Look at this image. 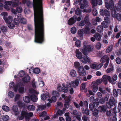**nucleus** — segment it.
I'll return each mask as SVG.
<instances>
[{"mask_svg": "<svg viewBox=\"0 0 121 121\" xmlns=\"http://www.w3.org/2000/svg\"><path fill=\"white\" fill-rule=\"evenodd\" d=\"M70 74L71 76L73 77H75L77 75L76 72L74 70H72L71 71Z\"/></svg>", "mask_w": 121, "mask_h": 121, "instance_id": "32", "label": "nucleus"}, {"mask_svg": "<svg viewBox=\"0 0 121 121\" xmlns=\"http://www.w3.org/2000/svg\"><path fill=\"white\" fill-rule=\"evenodd\" d=\"M17 104L18 106L20 108H24L25 106V104L21 102H18Z\"/></svg>", "mask_w": 121, "mask_h": 121, "instance_id": "34", "label": "nucleus"}, {"mask_svg": "<svg viewBox=\"0 0 121 121\" xmlns=\"http://www.w3.org/2000/svg\"><path fill=\"white\" fill-rule=\"evenodd\" d=\"M80 50L84 55L82 57V54L78 49H76L75 51L76 56L80 61L83 63L86 64L87 62H90L89 57L87 56L88 52H90L92 50V48L90 45H84Z\"/></svg>", "mask_w": 121, "mask_h": 121, "instance_id": "2", "label": "nucleus"}, {"mask_svg": "<svg viewBox=\"0 0 121 121\" xmlns=\"http://www.w3.org/2000/svg\"><path fill=\"white\" fill-rule=\"evenodd\" d=\"M52 95H54V96H59V93L57 92L56 91H53L52 93Z\"/></svg>", "mask_w": 121, "mask_h": 121, "instance_id": "55", "label": "nucleus"}, {"mask_svg": "<svg viewBox=\"0 0 121 121\" xmlns=\"http://www.w3.org/2000/svg\"><path fill=\"white\" fill-rule=\"evenodd\" d=\"M114 18H115L119 21H121V14L120 13L115 14Z\"/></svg>", "mask_w": 121, "mask_h": 121, "instance_id": "18", "label": "nucleus"}, {"mask_svg": "<svg viewBox=\"0 0 121 121\" xmlns=\"http://www.w3.org/2000/svg\"><path fill=\"white\" fill-rule=\"evenodd\" d=\"M8 95L9 97L12 98L14 96L13 93L12 91H10L8 93Z\"/></svg>", "mask_w": 121, "mask_h": 121, "instance_id": "50", "label": "nucleus"}, {"mask_svg": "<svg viewBox=\"0 0 121 121\" xmlns=\"http://www.w3.org/2000/svg\"><path fill=\"white\" fill-rule=\"evenodd\" d=\"M108 0H104L105 5L108 9H110L111 11L112 16L113 17V0H110L108 2Z\"/></svg>", "mask_w": 121, "mask_h": 121, "instance_id": "3", "label": "nucleus"}, {"mask_svg": "<svg viewBox=\"0 0 121 121\" xmlns=\"http://www.w3.org/2000/svg\"><path fill=\"white\" fill-rule=\"evenodd\" d=\"M78 73L79 75L80 76H84L86 75V72L85 70H84L81 72H80Z\"/></svg>", "mask_w": 121, "mask_h": 121, "instance_id": "39", "label": "nucleus"}, {"mask_svg": "<svg viewBox=\"0 0 121 121\" xmlns=\"http://www.w3.org/2000/svg\"><path fill=\"white\" fill-rule=\"evenodd\" d=\"M33 116V114L32 112L28 113V115H27L26 117V119H29L31 117H32Z\"/></svg>", "mask_w": 121, "mask_h": 121, "instance_id": "51", "label": "nucleus"}, {"mask_svg": "<svg viewBox=\"0 0 121 121\" xmlns=\"http://www.w3.org/2000/svg\"><path fill=\"white\" fill-rule=\"evenodd\" d=\"M95 101V102H94L93 103H95V105L98 107V105L99 104V101L98 99L97 98H96Z\"/></svg>", "mask_w": 121, "mask_h": 121, "instance_id": "53", "label": "nucleus"}, {"mask_svg": "<svg viewBox=\"0 0 121 121\" xmlns=\"http://www.w3.org/2000/svg\"><path fill=\"white\" fill-rule=\"evenodd\" d=\"M101 47V44L100 43H97L96 44V47L97 49H99Z\"/></svg>", "mask_w": 121, "mask_h": 121, "instance_id": "60", "label": "nucleus"}, {"mask_svg": "<svg viewBox=\"0 0 121 121\" xmlns=\"http://www.w3.org/2000/svg\"><path fill=\"white\" fill-rule=\"evenodd\" d=\"M77 69H78V73L79 72H81L82 70H85L83 67L82 66H80Z\"/></svg>", "mask_w": 121, "mask_h": 121, "instance_id": "57", "label": "nucleus"}, {"mask_svg": "<svg viewBox=\"0 0 121 121\" xmlns=\"http://www.w3.org/2000/svg\"><path fill=\"white\" fill-rule=\"evenodd\" d=\"M78 34L80 37L79 38L80 39H82L83 36V33L82 31L79 30L78 31Z\"/></svg>", "mask_w": 121, "mask_h": 121, "instance_id": "27", "label": "nucleus"}, {"mask_svg": "<svg viewBox=\"0 0 121 121\" xmlns=\"http://www.w3.org/2000/svg\"><path fill=\"white\" fill-rule=\"evenodd\" d=\"M35 24V41L42 43L44 41V29L42 0H33Z\"/></svg>", "mask_w": 121, "mask_h": 121, "instance_id": "1", "label": "nucleus"}, {"mask_svg": "<svg viewBox=\"0 0 121 121\" xmlns=\"http://www.w3.org/2000/svg\"><path fill=\"white\" fill-rule=\"evenodd\" d=\"M70 31L72 34H75L76 32L77 29L75 27H73L71 28Z\"/></svg>", "mask_w": 121, "mask_h": 121, "instance_id": "38", "label": "nucleus"}, {"mask_svg": "<svg viewBox=\"0 0 121 121\" xmlns=\"http://www.w3.org/2000/svg\"><path fill=\"white\" fill-rule=\"evenodd\" d=\"M75 46L78 47H80L81 46V41L79 40H77L75 42Z\"/></svg>", "mask_w": 121, "mask_h": 121, "instance_id": "41", "label": "nucleus"}, {"mask_svg": "<svg viewBox=\"0 0 121 121\" xmlns=\"http://www.w3.org/2000/svg\"><path fill=\"white\" fill-rule=\"evenodd\" d=\"M80 79H77L75 80L73 82V83L75 84V85L76 86H77L79 84V82Z\"/></svg>", "mask_w": 121, "mask_h": 121, "instance_id": "43", "label": "nucleus"}, {"mask_svg": "<svg viewBox=\"0 0 121 121\" xmlns=\"http://www.w3.org/2000/svg\"><path fill=\"white\" fill-rule=\"evenodd\" d=\"M108 61L109 62V58L107 55H105L101 58L100 60V62L103 63L106 62Z\"/></svg>", "mask_w": 121, "mask_h": 121, "instance_id": "11", "label": "nucleus"}, {"mask_svg": "<svg viewBox=\"0 0 121 121\" xmlns=\"http://www.w3.org/2000/svg\"><path fill=\"white\" fill-rule=\"evenodd\" d=\"M46 114L47 112L45 111H44L42 112L40 114V117H44L45 115Z\"/></svg>", "mask_w": 121, "mask_h": 121, "instance_id": "63", "label": "nucleus"}, {"mask_svg": "<svg viewBox=\"0 0 121 121\" xmlns=\"http://www.w3.org/2000/svg\"><path fill=\"white\" fill-rule=\"evenodd\" d=\"M12 110L15 113L16 115H18V109L17 105H15L13 106L12 107Z\"/></svg>", "mask_w": 121, "mask_h": 121, "instance_id": "17", "label": "nucleus"}, {"mask_svg": "<svg viewBox=\"0 0 121 121\" xmlns=\"http://www.w3.org/2000/svg\"><path fill=\"white\" fill-rule=\"evenodd\" d=\"M30 80V77L28 75L22 78V80L24 82L27 83L29 82Z\"/></svg>", "mask_w": 121, "mask_h": 121, "instance_id": "14", "label": "nucleus"}, {"mask_svg": "<svg viewBox=\"0 0 121 121\" xmlns=\"http://www.w3.org/2000/svg\"><path fill=\"white\" fill-rule=\"evenodd\" d=\"M92 91L94 92H96L98 89V87L97 85H93L92 87Z\"/></svg>", "mask_w": 121, "mask_h": 121, "instance_id": "30", "label": "nucleus"}, {"mask_svg": "<svg viewBox=\"0 0 121 121\" xmlns=\"http://www.w3.org/2000/svg\"><path fill=\"white\" fill-rule=\"evenodd\" d=\"M20 22L21 23L25 24L26 23V20L24 18H22L20 20Z\"/></svg>", "mask_w": 121, "mask_h": 121, "instance_id": "52", "label": "nucleus"}, {"mask_svg": "<svg viewBox=\"0 0 121 121\" xmlns=\"http://www.w3.org/2000/svg\"><path fill=\"white\" fill-rule=\"evenodd\" d=\"M108 16H106L104 18V20L105 22H106L107 23H108L110 22V19Z\"/></svg>", "mask_w": 121, "mask_h": 121, "instance_id": "54", "label": "nucleus"}, {"mask_svg": "<svg viewBox=\"0 0 121 121\" xmlns=\"http://www.w3.org/2000/svg\"><path fill=\"white\" fill-rule=\"evenodd\" d=\"M21 116L19 117V119L20 120L23 119L24 117L26 119V117L28 115V112L26 111L22 110L21 112Z\"/></svg>", "mask_w": 121, "mask_h": 121, "instance_id": "6", "label": "nucleus"}, {"mask_svg": "<svg viewBox=\"0 0 121 121\" xmlns=\"http://www.w3.org/2000/svg\"><path fill=\"white\" fill-rule=\"evenodd\" d=\"M107 23H106V22L105 21L101 23L102 26L103 28H107L108 27V26L107 24Z\"/></svg>", "mask_w": 121, "mask_h": 121, "instance_id": "48", "label": "nucleus"}, {"mask_svg": "<svg viewBox=\"0 0 121 121\" xmlns=\"http://www.w3.org/2000/svg\"><path fill=\"white\" fill-rule=\"evenodd\" d=\"M77 19V17L76 15L73 16V17L70 18L68 21V24L72 25L74 24L76 22Z\"/></svg>", "mask_w": 121, "mask_h": 121, "instance_id": "5", "label": "nucleus"}, {"mask_svg": "<svg viewBox=\"0 0 121 121\" xmlns=\"http://www.w3.org/2000/svg\"><path fill=\"white\" fill-rule=\"evenodd\" d=\"M97 107L95 104V103H90L89 104V107L90 109V110H92L94 108L95 109Z\"/></svg>", "mask_w": 121, "mask_h": 121, "instance_id": "19", "label": "nucleus"}, {"mask_svg": "<svg viewBox=\"0 0 121 121\" xmlns=\"http://www.w3.org/2000/svg\"><path fill=\"white\" fill-rule=\"evenodd\" d=\"M24 101L26 103H28L30 102V98L29 96H26L23 98Z\"/></svg>", "mask_w": 121, "mask_h": 121, "instance_id": "25", "label": "nucleus"}, {"mask_svg": "<svg viewBox=\"0 0 121 121\" xmlns=\"http://www.w3.org/2000/svg\"><path fill=\"white\" fill-rule=\"evenodd\" d=\"M9 117L7 115H4L2 117V119L4 121H7L9 120Z\"/></svg>", "mask_w": 121, "mask_h": 121, "instance_id": "44", "label": "nucleus"}, {"mask_svg": "<svg viewBox=\"0 0 121 121\" xmlns=\"http://www.w3.org/2000/svg\"><path fill=\"white\" fill-rule=\"evenodd\" d=\"M33 72L36 74H38L40 72V70L38 68H35L33 69Z\"/></svg>", "mask_w": 121, "mask_h": 121, "instance_id": "35", "label": "nucleus"}, {"mask_svg": "<svg viewBox=\"0 0 121 121\" xmlns=\"http://www.w3.org/2000/svg\"><path fill=\"white\" fill-rule=\"evenodd\" d=\"M1 15L3 16V18L6 23H7L9 21H12V17L10 16H9L8 18L6 17L8 15L7 13L6 12H3L1 13Z\"/></svg>", "mask_w": 121, "mask_h": 121, "instance_id": "4", "label": "nucleus"}, {"mask_svg": "<svg viewBox=\"0 0 121 121\" xmlns=\"http://www.w3.org/2000/svg\"><path fill=\"white\" fill-rule=\"evenodd\" d=\"M121 1V0H119L118 5L116 7V9L118 11L121 10V4L120 3Z\"/></svg>", "mask_w": 121, "mask_h": 121, "instance_id": "33", "label": "nucleus"}, {"mask_svg": "<svg viewBox=\"0 0 121 121\" xmlns=\"http://www.w3.org/2000/svg\"><path fill=\"white\" fill-rule=\"evenodd\" d=\"M99 12L100 14L102 16L104 15L106 16H110L109 12L107 9H105L103 10V9H100Z\"/></svg>", "mask_w": 121, "mask_h": 121, "instance_id": "8", "label": "nucleus"}, {"mask_svg": "<svg viewBox=\"0 0 121 121\" xmlns=\"http://www.w3.org/2000/svg\"><path fill=\"white\" fill-rule=\"evenodd\" d=\"M22 7L18 6L16 8V9H12V12L15 14H16L17 13H20L22 12Z\"/></svg>", "mask_w": 121, "mask_h": 121, "instance_id": "9", "label": "nucleus"}, {"mask_svg": "<svg viewBox=\"0 0 121 121\" xmlns=\"http://www.w3.org/2000/svg\"><path fill=\"white\" fill-rule=\"evenodd\" d=\"M103 77L104 78H106L107 80H108L109 82L111 83L112 82L113 85V83L112 82V78L110 76L105 75H103Z\"/></svg>", "mask_w": 121, "mask_h": 121, "instance_id": "22", "label": "nucleus"}, {"mask_svg": "<svg viewBox=\"0 0 121 121\" xmlns=\"http://www.w3.org/2000/svg\"><path fill=\"white\" fill-rule=\"evenodd\" d=\"M93 111V113L94 116L96 117L98 116V114L99 111L98 110H97L95 108L94 110V111Z\"/></svg>", "mask_w": 121, "mask_h": 121, "instance_id": "42", "label": "nucleus"}, {"mask_svg": "<svg viewBox=\"0 0 121 121\" xmlns=\"http://www.w3.org/2000/svg\"><path fill=\"white\" fill-rule=\"evenodd\" d=\"M85 24V23L84 22V21L83 20H82L80 22L79 24V26H84Z\"/></svg>", "mask_w": 121, "mask_h": 121, "instance_id": "59", "label": "nucleus"}, {"mask_svg": "<svg viewBox=\"0 0 121 121\" xmlns=\"http://www.w3.org/2000/svg\"><path fill=\"white\" fill-rule=\"evenodd\" d=\"M12 21H9L7 23H8V27L10 29L13 28L15 27L14 25L12 22H12Z\"/></svg>", "mask_w": 121, "mask_h": 121, "instance_id": "21", "label": "nucleus"}, {"mask_svg": "<svg viewBox=\"0 0 121 121\" xmlns=\"http://www.w3.org/2000/svg\"><path fill=\"white\" fill-rule=\"evenodd\" d=\"M90 110H88V108H85V109L83 108L82 110V112L83 114L85 113L86 115L88 116L89 115Z\"/></svg>", "mask_w": 121, "mask_h": 121, "instance_id": "29", "label": "nucleus"}, {"mask_svg": "<svg viewBox=\"0 0 121 121\" xmlns=\"http://www.w3.org/2000/svg\"><path fill=\"white\" fill-rule=\"evenodd\" d=\"M82 30L85 34H89L90 33V28L86 25L82 29Z\"/></svg>", "mask_w": 121, "mask_h": 121, "instance_id": "12", "label": "nucleus"}, {"mask_svg": "<svg viewBox=\"0 0 121 121\" xmlns=\"http://www.w3.org/2000/svg\"><path fill=\"white\" fill-rule=\"evenodd\" d=\"M103 78L102 81L105 85H106L107 83L108 80L106 78H104L103 76L102 78Z\"/></svg>", "mask_w": 121, "mask_h": 121, "instance_id": "62", "label": "nucleus"}, {"mask_svg": "<svg viewBox=\"0 0 121 121\" xmlns=\"http://www.w3.org/2000/svg\"><path fill=\"white\" fill-rule=\"evenodd\" d=\"M82 11L79 8H77L76 9L75 13L77 15H79L81 14Z\"/></svg>", "mask_w": 121, "mask_h": 121, "instance_id": "31", "label": "nucleus"}, {"mask_svg": "<svg viewBox=\"0 0 121 121\" xmlns=\"http://www.w3.org/2000/svg\"><path fill=\"white\" fill-rule=\"evenodd\" d=\"M27 109L30 111H33L35 110V107L33 105H29L27 107Z\"/></svg>", "mask_w": 121, "mask_h": 121, "instance_id": "23", "label": "nucleus"}, {"mask_svg": "<svg viewBox=\"0 0 121 121\" xmlns=\"http://www.w3.org/2000/svg\"><path fill=\"white\" fill-rule=\"evenodd\" d=\"M12 2L11 1L5 2V4L3 6L4 9L8 11L10 10V6L12 5Z\"/></svg>", "mask_w": 121, "mask_h": 121, "instance_id": "7", "label": "nucleus"}, {"mask_svg": "<svg viewBox=\"0 0 121 121\" xmlns=\"http://www.w3.org/2000/svg\"><path fill=\"white\" fill-rule=\"evenodd\" d=\"M13 22L16 25H18L20 22L19 20L16 18L14 19Z\"/></svg>", "mask_w": 121, "mask_h": 121, "instance_id": "46", "label": "nucleus"}, {"mask_svg": "<svg viewBox=\"0 0 121 121\" xmlns=\"http://www.w3.org/2000/svg\"><path fill=\"white\" fill-rule=\"evenodd\" d=\"M25 74L24 71H20L19 73V76L20 77H22Z\"/></svg>", "mask_w": 121, "mask_h": 121, "instance_id": "58", "label": "nucleus"}, {"mask_svg": "<svg viewBox=\"0 0 121 121\" xmlns=\"http://www.w3.org/2000/svg\"><path fill=\"white\" fill-rule=\"evenodd\" d=\"M19 92L20 93H22L24 92V87H20L18 89Z\"/></svg>", "mask_w": 121, "mask_h": 121, "instance_id": "47", "label": "nucleus"}, {"mask_svg": "<svg viewBox=\"0 0 121 121\" xmlns=\"http://www.w3.org/2000/svg\"><path fill=\"white\" fill-rule=\"evenodd\" d=\"M74 65L76 69H78L80 66L79 63L78 61H76L74 62Z\"/></svg>", "mask_w": 121, "mask_h": 121, "instance_id": "36", "label": "nucleus"}, {"mask_svg": "<svg viewBox=\"0 0 121 121\" xmlns=\"http://www.w3.org/2000/svg\"><path fill=\"white\" fill-rule=\"evenodd\" d=\"M1 29L2 31L3 32H6L7 30V28L4 26H3L1 28Z\"/></svg>", "mask_w": 121, "mask_h": 121, "instance_id": "49", "label": "nucleus"}, {"mask_svg": "<svg viewBox=\"0 0 121 121\" xmlns=\"http://www.w3.org/2000/svg\"><path fill=\"white\" fill-rule=\"evenodd\" d=\"M48 95L47 94H43L41 95V99L42 100H44L46 98L48 97Z\"/></svg>", "mask_w": 121, "mask_h": 121, "instance_id": "24", "label": "nucleus"}, {"mask_svg": "<svg viewBox=\"0 0 121 121\" xmlns=\"http://www.w3.org/2000/svg\"><path fill=\"white\" fill-rule=\"evenodd\" d=\"M96 30L98 32H102L103 31V28L101 25L98 26L96 28Z\"/></svg>", "mask_w": 121, "mask_h": 121, "instance_id": "28", "label": "nucleus"}, {"mask_svg": "<svg viewBox=\"0 0 121 121\" xmlns=\"http://www.w3.org/2000/svg\"><path fill=\"white\" fill-rule=\"evenodd\" d=\"M108 98L106 97H103L100 99L99 100V103L101 104H103L106 101L108 100Z\"/></svg>", "mask_w": 121, "mask_h": 121, "instance_id": "16", "label": "nucleus"}, {"mask_svg": "<svg viewBox=\"0 0 121 121\" xmlns=\"http://www.w3.org/2000/svg\"><path fill=\"white\" fill-rule=\"evenodd\" d=\"M63 87L61 88V91L64 93H67L69 91L68 87L65 86L64 84H62Z\"/></svg>", "mask_w": 121, "mask_h": 121, "instance_id": "13", "label": "nucleus"}, {"mask_svg": "<svg viewBox=\"0 0 121 121\" xmlns=\"http://www.w3.org/2000/svg\"><path fill=\"white\" fill-rule=\"evenodd\" d=\"M30 99L33 101L35 102L37 100V98L36 96L35 95H32L30 96Z\"/></svg>", "mask_w": 121, "mask_h": 121, "instance_id": "26", "label": "nucleus"}, {"mask_svg": "<svg viewBox=\"0 0 121 121\" xmlns=\"http://www.w3.org/2000/svg\"><path fill=\"white\" fill-rule=\"evenodd\" d=\"M94 36L97 40L99 41L101 39V36L99 33H97L95 34Z\"/></svg>", "mask_w": 121, "mask_h": 121, "instance_id": "20", "label": "nucleus"}, {"mask_svg": "<svg viewBox=\"0 0 121 121\" xmlns=\"http://www.w3.org/2000/svg\"><path fill=\"white\" fill-rule=\"evenodd\" d=\"M106 105L107 107L109 108H111L112 106L113 105V100L111 98L109 100L108 102H107L106 103Z\"/></svg>", "mask_w": 121, "mask_h": 121, "instance_id": "10", "label": "nucleus"}, {"mask_svg": "<svg viewBox=\"0 0 121 121\" xmlns=\"http://www.w3.org/2000/svg\"><path fill=\"white\" fill-rule=\"evenodd\" d=\"M113 70V66H112L111 68L108 69L106 71V72L107 73H109L111 71H112Z\"/></svg>", "mask_w": 121, "mask_h": 121, "instance_id": "61", "label": "nucleus"}, {"mask_svg": "<svg viewBox=\"0 0 121 121\" xmlns=\"http://www.w3.org/2000/svg\"><path fill=\"white\" fill-rule=\"evenodd\" d=\"M88 118V117L85 115H83L82 118V120L83 121H87Z\"/></svg>", "mask_w": 121, "mask_h": 121, "instance_id": "64", "label": "nucleus"}, {"mask_svg": "<svg viewBox=\"0 0 121 121\" xmlns=\"http://www.w3.org/2000/svg\"><path fill=\"white\" fill-rule=\"evenodd\" d=\"M112 45L109 46L106 49V53H108L112 50Z\"/></svg>", "mask_w": 121, "mask_h": 121, "instance_id": "37", "label": "nucleus"}, {"mask_svg": "<svg viewBox=\"0 0 121 121\" xmlns=\"http://www.w3.org/2000/svg\"><path fill=\"white\" fill-rule=\"evenodd\" d=\"M97 0H91V4L93 6H95L97 5Z\"/></svg>", "mask_w": 121, "mask_h": 121, "instance_id": "40", "label": "nucleus"}, {"mask_svg": "<svg viewBox=\"0 0 121 121\" xmlns=\"http://www.w3.org/2000/svg\"><path fill=\"white\" fill-rule=\"evenodd\" d=\"M65 103L66 104H69L70 101V98L67 97H66V98L65 99Z\"/></svg>", "mask_w": 121, "mask_h": 121, "instance_id": "56", "label": "nucleus"}, {"mask_svg": "<svg viewBox=\"0 0 121 121\" xmlns=\"http://www.w3.org/2000/svg\"><path fill=\"white\" fill-rule=\"evenodd\" d=\"M98 109L99 111L100 112H105L106 111V108L104 105L99 107Z\"/></svg>", "mask_w": 121, "mask_h": 121, "instance_id": "15", "label": "nucleus"}, {"mask_svg": "<svg viewBox=\"0 0 121 121\" xmlns=\"http://www.w3.org/2000/svg\"><path fill=\"white\" fill-rule=\"evenodd\" d=\"M2 109L4 111H8L9 110V108L7 106H3L2 107Z\"/></svg>", "mask_w": 121, "mask_h": 121, "instance_id": "45", "label": "nucleus"}]
</instances>
